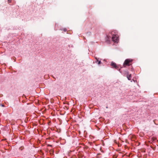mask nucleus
<instances>
[{
  "label": "nucleus",
  "mask_w": 158,
  "mask_h": 158,
  "mask_svg": "<svg viewBox=\"0 0 158 158\" xmlns=\"http://www.w3.org/2000/svg\"><path fill=\"white\" fill-rule=\"evenodd\" d=\"M117 33V31H112L111 33L112 35V40L114 42L118 43V36Z\"/></svg>",
  "instance_id": "1"
},
{
  "label": "nucleus",
  "mask_w": 158,
  "mask_h": 158,
  "mask_svg": "<svg viewBox=\"0 0 158 158\" xmlns=\"http://www.w3.org/2000/svg\"><path fill=\"white\" fill-rule=\"evenodd\" d=\"M132 60L130 59H127L125 60L123 64L124 65H129V63L131 62Z\"/></svg>",
  "instance_id": "2"
},
{
  "label": "nucleus",
  "mask_w": 158,
  "mask_h": 158,
  "mask_svg": "<svg viewBox=\"0 0 158 158\" xmlns=\"http://www.w3.org/2000/svg\"><path fill=\"white\" fill-rule=\"evenodd\" d=\"M111 65L114 68H115L116 69H117L118 67L116 65V64L114 62H112L111 64Z\"/></svg>",
  "instance_id": "3"
},
{
  "label": "nucleus",
  "mask_w": 158,
  "mask_h": 158,
  "mask_svg": "<svg viewBox=\"0 0 158 158\" xmlns=\"http://www.w3.org/2000/svg\"><path fill=\"white\" fill-rule=\"evenodd\" d=\"M95 59L96 60V61H95V62L96 63H97L98 64H100L101 63V62L100 60H99V58H96Z\"/></svg>",
  "instance_id": "4"
},
{
  "label": "nucleus",
  "mask_w": 158,
  "mask_h": 158,
  "mask_svg": "<svg viewBox=\"0 0 158 158\" xmlns=\"http://www.w3.org/2000/svg\"><path fill=\"white\" fill-rule=\"evenodd\" d=\"M127 77L128 80H130L131 79V74H130L128 75H127Z\"/></svg>",
  "instance_id": "5"
},
{
  "label": "nucleus",
  "mask_w": 158,
  "mask_h": 158,
  "mask_svg": "<svg viewBox=\"0 0 158 158\" xmlns=\"http://www.w3.org/2000/svg\"><path fill=\"white\" fill-rule=\"evenodd\" d=\"M107 38L108 39V40L110 38H111V37L110 36L108 35H107Z\"/></svg>",
  "instance_id": "6"
},
{
  "label": "nucleus",
  "mask_w": 158,
  "mask_h": 158,
  "mask_svg": "<svg viewBox=\"0 0 158 158\" xmlns=\"http://www.w3.org/2000/svg\"><path fill=\"white\" fill-rule=\"evenodd\" d=\"M1 106H2V107H4V105H3V104H2L1 105Z\"/></svg>",
  "instance_id": "7"
},
{
  "label": "nucleus",
  "mask_w": 158,
  "mask_h": 158,
  "mask_svg": "<svg viewBox=\"0 0 158 158\" xmlns=\"http://www.w3.org/2000/svg\"><path fill=\"white\" fill-rule=\"evenodd\" d=\"M8 0V2H11V0Z\"/></svg>",
  "instance_id": "8"
},
{
  "label": "nucleus",
  "mask_w": 158,
  "mask_h": 158,
  "mask_svg": "<svg viewBox=\"0 0 158 158\" xmlns=\"http://www.w3.org/2000/svg\"><path fill=\"white\" fill-rule=\"evenodd\" d=\"M64 31H66V30L65 29H64Z\"/></svg>",
  "instance_id": "9"
},
{
  "label": "nucleus",
  "mask_w": 158,
  "mask_h": 158,
  "mask_svg": "<svg viewBox=\"0 0 158 158\" xmlns=\"http://www.w3.org/2000/svg\"><path fill=\"white\" fill-rule=\"evenodd\" d=\"M49 146H52V145H49Z\"/></svg>",
  "instance_id": "10"
},
{
  "label": "nucleus",
  "mask_w": 158,
  "mask_h": 158,
  "mask_svg": "<svg viewBox=\"0 0 158 158\" xmlns=\"http://www.w3.org/2000/svg\"><path fill=\"white\" fill-rule=\"evenodd\" d=\"M106 108H108V107H107V106H106Z\"/></svg>",
  "instance_id": "11"
}]
</instances>
